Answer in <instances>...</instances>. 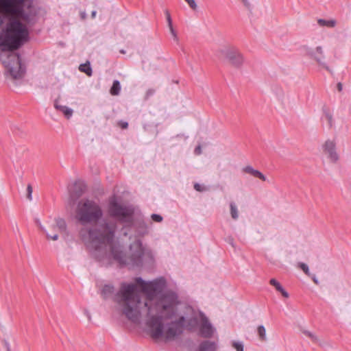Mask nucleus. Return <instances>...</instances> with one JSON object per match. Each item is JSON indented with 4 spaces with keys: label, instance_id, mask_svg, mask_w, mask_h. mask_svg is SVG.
I'll return each mask as SVG.
<instances>
[{
    "label": "nucleus",
    "instance_id": "obj_30",
    "mask_svg": "<svg viewBox=\"0 0 351 351\" xmlns=\"http://www.w3.org/2000/svg\"><path fill=\"white\" fill-rule=\"evenodd\" d=\"M194 189L197 191H200V192H202V191H204L206 190V188L204 186H202V185H200L198 183H195L194 184Z\"/></svg>",
    "mask_w": 351,
    "mask_h": 351
},
{
    "label": "nucleus",
    "instance_id": "obj_18",
    "mask_svg": "<svg viewBox=\"0 0 351 351\" xmlns=\"http://www.w3.org/2000/svg\"><path fill=\"white\" fill-rule=\"evenodd\" d=\"M80 71L85 73L88 76H91L93 71L89 62L82 64L79 66Z\"/></svg>",
    "mask_w": 351,
    "mask_h": 351
},
{
    "label": "nucleus",
    "instance_id": "obj_23",
    "mask_svg": "<svg viewBox=\"0 0 351 351\" xmlns=\"http://www.w3.org/2000/svg\"><path fill=\"white\" fill-rule=\"evenodd\" d=\"M304 334L308 337H309L313 342H318V338L315 334L312 333L311 332L305 330L304 331Z\"/></svg>",
    "mask_w": 351,
    "mask_h": 351
},
{
    "label": "nucleus",
    "instance_id": "obj_16",
    "mask_svg": "<svg viewBox=\"0 0 351 351\" xmlns=\"http://www.w3.org/2000/svg\"><path fill=\"white\" fill-rule=\"evenodd\" d=\"M317 23L322 27L326 26V27H334L336 25L337 22L334 19L325 20V19H319L317 20Z\"/></svg>",
    "mask_w": 351,
    "mask_h": 351
},
{
    "label": "nucleus",
    "instance_id": "obj_6",
    "mask_svg": "<svg viewBox=\"0 0 351 351\" xmlns=\"http://www.w3.org/2000/svg\"><path fill=\"white\" fill-rule=\"evenodd\" d=\"M40 228L43 230L47 239L53 241L58 239V232H63L66 230V223L64 219L57 218L55 219V223L49 226V230H45L44 227L40 223Z\"/></svg>",
    "mask_w": 351,
    "mask_h": 351
},
{
    "label": "nucleus",
    "instance_id": "obj_40",
    "mask_svg": "<svg viewBox=\"0 0 351 351\" xmlns=\"http://www.w3.org/2000/svg\"><path fill=\"white\" fill-rule=\"evenodd\" d=\"M82 193V189H80V193H79V194H78V196H80Z\"/></svg>",
    "mask_w": 351,
    "mask_h": 351
},
{
    "label": "nucleus",
    "instance_id": "obj_36",
    "mask_svg": "<svg viewBox=\"0 0 351 351\" xmlns=\"http://www.w3.org/2000/svg\"><path fill=\"white\" fill-rule=\"evenodd\" d=\"M154 93V90H152V89L148 90L147 92V97H149V96L153 95Z\"/></svg>",
    "mask_w": 351,
    "mask_h": 351
},
{
    "label": "nucleus",
    "instance_id": "obj_22",
    "mask_svg": "<svg viewBox=\"0 0 351 351\" xmlns=\"http://www.w3.org/2000/svg\"><path fill=\"white\" fill-rule=\"evenodd\" d=\"M232 347L237 350V351H243V343L241 341H233L232 342Z\"/></svg>",
    "mask_w": 351,
    "mask_h": 351
},
{
    "label": "nucleus",
    "instance_id": "obj_34",
    "mask_svg": "<svg viewBox=\"0 0 351 351\" xmlns=\"http://www.w3.org/2000/svg\"><path fill=\"white\" fill-rule=\"evenodd\" d=\"M246 8H250V3L248 0H241Z\"/></svg>",
    "mask_w": 351,
    "mask_h": 351
},
{
    "label": "nucleus",
    "instance_id": "obj_38",
    "mask_svg": "<svg viewBox=\"0 0 351 351\" xmlns=\"http://www.w3.org/2000/svg\"><path fill=\"white\" fill-rule=\"evenodd\" d=\"M96 13H97V12H96L95 10H94V11H93V12H92V13H91V16H92V18H93V19H94V18L95 17V16H96Z\"/></svg>",
    "mask_w": 351,
    "mask_h": 351
},
{
    "label": "nucleus",
    "instance_id": "obj_1",
    "mask_svg": "<svg viewBox=\"0 0 351 351\" xmlns=\"http://www.w3.org/2000/svg\"><path fill=\"white\" fill-rule=\"evenodd\" d=\"M136 284L122 282L114 294V300L121 307L123 314L132 322H139L143 309L147 311L146 326L153 339H174L186 328L194 330L198 325V317L178 316L180 300L171 290H164L163 278L145 282L141 277L135 278Z\"/></svg>",
    "mask_w": 351,
    "mask_h": 351
},
{
    "label": "nucleus",
    "instance_id": "obj_26",
    "mask_svg": "<svg viewBox=\"0 0 351 351\" xmlns=\"http://www.w3.org/2000/svg\"><path fill=\"white\" fill-rule=\"evenodd\" d=\"M151 218L156 222H161L162 221V217L158 214H152Z\"/></svg>",
    "mask_w": 351,
    "mask_h": 351
},
{
    "label": "nucleus",
    "instance_id": "obj_42",
    "mask_svg": "<svg viewBox=\"0 0 351 351\" xmlns=\"http://www.w3.org/2000/svg\"><path fill=\"white\" fill-rule=\"evenodd\" d=\"M88 318L89 320H90V319H91L90 315L89 314L88 315Z\"/></svg>",
    "mask_w": 351,
    "mask_h": 351
},
{
    "label": "nucleus",
    "instance_id": "obj_33",
    "mask_svg": "<svg viewBox=\"0 0 351 351\" xmlns=\"http://www.w3.org/2000/svg\"><path fill=\"white\" fill-rule=\"evenodd\" d=\"M119 125L122 128V129H126L128 126V122H125V121H119Z\"/></svg>",
    "mask_w": 351,
    "mask_h": 351
},
{
    "label": "nucleus",
    "instance_id": "obj_28",
    "mask_svg": "<svg viewBox=\"0 0 351 351\" xmlns=\"http://www.w3.org/2000/svg\"><path fill=\"white\" fill-rule=\"evenodd\" d=\"M165 15H166L167 21L168 23V26H169V27H171V26H173L172 20H171L170 13L169 12L168 10L165 11Z\"/></svg>",
    "mask_w": 351,
    "mask_h": 351
},
{
    "label": "nucleus",
    "instance_id": "obj_21",
    "mask_svg": "<svg viewBox=\"0 0 351 351\" xmlns=\"http://www.w3.org/2000/svg\"><path fill=\"white\" fill-rule=\"evenodd\" d=\"M257 332L259 336V338L261 341H265L266 340V330L265 327L261 325L259 326L257 328Z\"/></svg>",
    "mask_w": 351,
    "mask_h": 351
},
{
    "label": "nucleus",
    "instance_id": "obj_3",
    "mask_svg": "<svg viewBox=\"0 0 351 351\" xmlns=\"http://www.w3.org/2000/svg\"><path fill=\"white\" fill-rule=\"evenodd\" d=\"M116 225L105 222L98 229L82 228L80 235L84 242H88L95 250V256L103 265L111 263V258L120 265H142L144 249L140 240L130 246V256L127 257L121 250V246L114 242Z\"/></svg>",
    "mask_w": 351,
    "mask_h": 351
},
{
    "label": "nucleus",
    "instance_id": "obj_27",
    "mask_svg": "<svg viewBox=\"0 0 351 351\" xmlns=\"http://www.w3.org/2000/svg\"><path fill=\"white\" fill-rule=\"evenodd\" d=\"M300 267L301 268V269L306 274V275H308L309 274V269H308V267L306 264L304 263H300Z\"/></svg>",
    "mask_w": 351,
    "mask_h": 351
},
{
    "label": "nucleus",
    "instance_id": "obj_31",
    "mask_svg": "<svg viewBox=\"0 0 351 351\" xmlns=\"http://www.w3.org/2000/svg\"><path fill=\"white\" fill-rule=\"evenodd\" d=\"M169 28L170 32H171V35L173 36L174 40L178 41V36H177L176 32L174 30L173 26H171V27H169Z\"/></svg>",
    "mask_w": 351,
    "mask_h": 351
},
{
    "label": "nucleus",
    "instance_id": "obj_5",
    "mask_svg": "<svg viewBox=\"0 0 351 351\" xmlns=\"http://www.w3.org/2000/svg\"><path fill=\"white\" fill-rule=\"evenodd\" d=\"M108 213L110 217L128 226L133 223L134 210L132 206L120 204L115 197L110 199Z\"/></svg>",
    "mask_w": 351,
    "mask_h": 351
},
{
    "label": "nucleus",
    "instance_id": "obj_2",
    "mask_svg": "<svg viewBox=\"0 0 351 351\" xmlns=\"http://www.w3.org/2000/svg\"><path fill=\"white\" fill-rule=\"evenodd\" d=\"M37 12L33 0H0V26L4 16L9 19L0 34V59L13 79H20L25 73L19 53L13 52L29 40L25 24L35 22Z\"/></svg>",
    "mask_w": 351,
    "mask_h": 351
},
{
    "label": "nucleus",
    "instance_id": "obj_29",
    "mask_svg": "<svg viewBox=\"0 0 351 351\" xmlns=\"http://www.w3.org/2000/svg\"><path fill=\"white\" fill-rule=\"evenodd\" d=\"M325 117L326 118L328 122V124L331 127L332 125V116L330 113L329 112H326L325 114Z\"/></svg>",
    "mask_w": 351,
    "mask_h": 351
},
{
    "label": "nucleus",
    "instance_id": "obj_25",
    "mask_svg": "<svg viewBox=\"0 0 351 351\" xmlns=\"http://www.w3.org/2000/svg\"><path fill=\"white\" fill-rule=\"evenodd\" d=\"M185 1L188 3L189 7L193 10H197V5L195 0H185Z\"/></svg>",
    "mask_w": 351,
    "mask_h": 351
},
{
    "label": "nucleus",
    "instance_id": "obj_12",
    "mask_svg": "<svg viewBox=\"0 0 351 351\" xmlns=\"http://www.w3.org/2000/svg\"><path fill=\"white\" fill-rule=\"evenodd\" d=\"M243 170L244 172L250 174L254 178H258L263 181L266 180V177L258 170L254 169L252 166H246Z\"/></svg>",
    "mask_w": 351,
    "mask_h": 351
},
{
    "label": "nucleus",
    "instance_id": "obj_20",
    "mask_svg": "<svg viewBox=\"0 0 351 351\" xmlns=\"http://www.w3.org/2000/svg\"><path fill=\"white\" fill-rule=\"evenodd\" d=\"M147 226L145 222L139 223L138 228L137 229V233L139 236H143L147 233Z\"/></svg>",
    "mask_w": 351,
    "mask_h": 351
},
{
    "label": "nucleus",
    "instance_id": "obj_44",
    "mask_svg": "<svg viewBox=\"0 0 351 351\" xmlns=\"http://www.w3.org/2000/svg\"><path fill=\"white\" fill-rule=\"evenodd\" d=\"M121 53H125V51H124L123 50H121Z\"/></svg>",
    "mask_w": 351,
    "mask_h": 351
},
{
    "label": "nucleus",
    "instance_id": "obj_13",
    "mask_svg": "<svg viewBox=\"0 0 351 351\" xmlns=\"http://www.w3.org/2000/svg\"><path fill=\"white\" fill-rule=\"evenodd\" d=\"M54 107L58 110L62 112L67 119H69L73 114V111L71 108L58 104L57 101H55Z\"/></svg>",
    "mask_w": 351,
    "mask_h": 351
},
{
    "label": "nucleus",
    "instance_id": "obj_43",
    "mask_svg": "<svg viewBox=\"0 0 351 351\" xmlns=\"http://www.w3.org/2000/svg\"><path fill=\"white\" fill-rule=\"evenodd\" d=\"M78 184H80L77 183V182L75 183V186H77Z\"/></svg>",
    "mask_w": 351,
    "mask_h": 351
},
{
    "label": "nucleus",
    "instance_id": "obj_4",
    "mask_svg": "<svg viewBox=\"0 0 351 351\" xmlns=\"http://www.w3.org/2000/svg\"><path fill=\"white\" fill-rule=\"evenodd\" d=\"M102 216V209L95 201L86 199L78 203L75 217L82 225L95 223Z\"/></svg>",
    "mask_w": 351,
    "mask_h": 351
},
{
    "label": "nucleus",
    "instance_id": "obj_9",
    "mask_svg": "<svg viewBox=\"0 0 351 351\" xmlns=\"http://www.w3.org/2000/svg\"><path fill=\"white\" fill-rule=\"evenodd\" d=\"M306 53L313 58L316 62L320 65L323 66L326 69L329 70L328 67L326 65V64L323 62L324 59V54L323 48L321 46L317 47L315 51L313 49L307 47L306 49Z\"/></svg>",
    "mask_w": 351,
    "mask_h": 351
},
{
    "label": "nucleus",
    "instance_id": "obj_17",
    "mask_svg": "<svg viewBox=\"0 0 351 351\" xmlns=\"http://www.w3.org/2000/svg\"><path fill=\"white\" fill-rule=\"evenodd\" d=\"M121 84L119 80H114L110 93L112 95H118L120 93Z\"/></svg>",
    "mask_w": 351,
    "mask_h": 351
},
{
    "label": "nucleus",
    "instance_id": "obj_37",
    "mask_svg": "<svg viewBox=\"0 0 351 351\" xmlns=\"http://www.w3.org/2000/svg\"><path fill=\"white\" fill-rule=\"evenodd\" d=\"M80 15H81V18H82V19H86V12H82L80 13Z\"/></svg>",
    "mask_w": 351,
    "mask_h": 351
},
{
    "label": "nucleus",
    "instance_id": "obj_8",
    "mask_svg": "<svg viewBox=\"0 0 351 351\" xmlns=\"http://www.w3.org/2000/svg\"><path fill=\"white\" fill-rule=\"evenodd\" d=\"M199 317L202 322L199 326V335L204 338L211 337L215 331L212 324L203 313H199Z\"/></svg>",
    "mask_w": 351,
    "mask_h": 351
},
{
    "label": "nucleus",
    "instance_id": "obj_19",
    "mask_svg": "<svg viewBox=\"0 0 351 351\" xmlns=\"http://www.w3.org/2000/svg\"><path fill=\"white\" fill-rule=\"evenodd\" d=\"M230 209L232 218L237 220L239 218V211L234 202H232L230 203Z\"/></svg>",
    "mask_w": 351,
    "mask_h": 351
},
{
    "label": "nucleus",
    "instance_id": "obj_15",
    "mask_svg": "<svg viewBox=\"0 0 351 351\" xmlns=\"http://www.w3.org/2000/svg\"><path fill=\"white\" fill-rule=\"evenodd\" d=\"M114 291V287L112 285H105L101 289V295L104 298H108Z\"/></svg>",
    "mask_w": 351,
    "mask_h": 351
},
{
    "label": "nucleus",
    "instance_id": "obj_14",
    "mask_svg": "<svg viewBox=\"0 0 351 351\" xmlns=\"http://www.w3.org/2000/svg\"><path fill=\"white\" fill-rule=\"evenodd\" d=\"M269 283L271 285L274 286L278 291L280 292L285 298H289V295L288 292L285 291V289L282 287L280 283L278 282L276 279L271 278L269 280Z\"/></svg>",
    "mask_w": 351,
    "mask_h": 351
},
{
    "label": "nucleus",
    "instance_id": "obj_32",
    "mask_svg": "<svg viewBox=\"0 0 351 351\" xmlns=\"http://www.w3.org/2000/svg\"><path fill=\"white\" fill-rule=\"evenodd\" d=\"M194 154L195 155H200L202 154V147L200 145H197L194 150Z\"/></svg>",
    "mask_w": 351,
    "mask_h": 351
},
{
    "label": "nucleus",
    "instance_id": "obj_7",
    "mask_svg": "<svg viewBox=\"0 0 351 351\" xmlns=\"http://www.w3.org/2000/svg\"><path fill=\"white\" fill-rule=\"evenodd\" d=\"M221 54L226 58L229 62L236 67L241 66L243 62L244 58L243 55L239 49L232 46L226 47L219 51Z\"/></svg>",
    "mask_w": 351,
    "mask_h": 351
},
{
    "label": "nucleus",
    "instance_id": "obj_39",
    "mask_svg": "<svg viewBox=\"0 0 351 351\" xmlns=\"http://www.w3.org/2000/svg\"><path fill=\"white\" fill-rule=\"evenodd\" d=\"M7 351H11L10 346L8 343H5Z\"/></svg>",
    "mask_w": 351,
    "mask_h": 351
},
{
    "label": "nucleus",
    "instance_id": "obj_35",
    "mask_svg": "<svg viewBox=\"0 0 351 351\" xmlns=\"http://www.w3.org/2000/svg\"><path fill=\"white\" fill-rule=\"evenodd\" d=\"M337 88L338 89L339 91H341L342 89H343V85L341 82H339L337 84Z\"/></svg>",
    "mask_w": 351,
    "mask_h": 351
},
{
    "label": "nucleus",
    "instance_id": "obj_11",
    "mask_svg": "<svg viewBox=\"0 0 351 351\" xmlns=\"http://www.w3.org/2000/svg\"><path fill=\"white\" fill-rule=\"evenodd\" d=\"M217 345L215 341L206 340L199 344L197 351H217Z\"/></svg>",
    "mask_w": 351,
    "mask_h": 351
},
{
    "label": "nucleus",
    "instance_id": "obj_10",
    "mask_svg": "<svg viewBox=\"0 0 351 351\" xmlns=\"http://www.w3.org/2000/svg\"><path fill=\"white\" fill-rule=\"evenodd\" d=\"M324 148L325 153L328 155V158L332 162H336L338 161L339 154L336 151V144L334 141H326Z\"/></svg>",
    "mask_w": 351,
    "mask_h": 351
},
{
    "label": "nucleus",
    "instance_id": "obj_41",
    "mask_svg": "<svg viewBox=\"0 0 351 351\" xmlns=\"http://www.w3.org/2000/svg\"><path fill=\"white\" fill-rule=\"evenodd\" d=\"M313 281H314L316 284H317V283H318V282H317V280L316 279H315V278L313 279Z\"/></svg>",
    "mask_w": 351,
    "mask_h": 351
},
{
    "label": "nucleus",
    "instance_id": "obj_24",
    "mask_svg": "<svg viewBox=\"0 0 351 351\" xmlns=\"http://www.w3.org/2000/svg\"><path fill=\"white\" fill-rule=\"evenodd\" d=\"M32 186L30 184H29L27 186V197L28 199L32 200Z\"/></svg>",
    "mask_w": 351,
    "mask_h": 351
}]
</instances>
